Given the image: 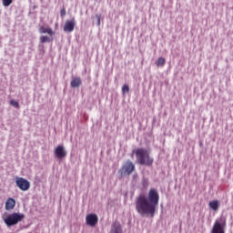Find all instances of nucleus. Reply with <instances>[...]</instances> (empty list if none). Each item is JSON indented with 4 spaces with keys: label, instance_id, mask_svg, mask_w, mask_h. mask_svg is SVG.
I'll use <instances>...</instances> for the list:
<instances>
[{
    "label": "nucleus",
    "instance_id": "nucleus-11",
    "mask_svg": "<svg viewBox=\"0 0 233 233\" xmlns=\"http://www.w3.org/2000/svg\"><path fill=\"white\" fill-rule=\"evenodd\" d=\"M209 208L211 210H214L215 212H218L219 210V201L218 200H213L208 203Z\"/></svg>",
    "mask_w": 233,
    "mask_h": 233
},
{
    "label": "nucleus",
    "instance_id": "nucleus-19",
    "mask_svg": "<svg viewBox=\"0 0 233 233\" xmlns=\"http://www.w3.org/2000/svg\"><path fill=\"white\" fill-rule=\"evenodd\" d=\"M2 3L5 6H10L12 0H2Z\"/></svg>",
    "mask_w": 233,
    "mask_h": 233
},
{
    "label": "nucleus",
    "instance_id": "nucleus-16",
    "mask_svg": "<svg viewBox=\"0 0 233 233\" xmlns=\"http://www.w3.org/2000/svg\"><path fill=\"white\" fill-rule=\"evenodd\" d=\"M51 39L50 36L42 35L40 36V42L43 43H50Z\"/></svg>",
    "mask_w": 233,
    "mask_h": 233
},
{
    "label": "nucleus",
    "instance_id": "nucleus-5",
    "mask_svg": "<svg viewBox=\"0 0 233 233\" xmlns=\"http://www.w3.org/2000/svg\"><path fill=\"white\" fill-rule=\"evenodd\" d=\"M225 227H227V220L220 218L217 219L211 229V233H225Z\"/></svg>",
    "mask_w": 233,
    "mask_h": 233
},
{
    "label": "nucleus",
    "instance_id": "nucleus-20",
    "mask_svg": "<svg viewBox=\"0 0 233 233\" xmlns=\"http://www.w3.org/2000/svg\"><path fill=\"white\" fill-rule=\"evenodd\" d=\"M60 15H61V17H65V15H66V10L61 9Z\"/></svg>",
    "mask_w": 233,
    "mask_h": 233
},
{
    "label": "nucleus",
    "instance_id": "nucleus-3",
    "mask_svg": "<svg viewBox=\"0 0 233 233\" xmlns=\"http://www.w3.org/2000/svg\"><path fill=\"white\" fill-rule=\"evenodd\" d=\"M25 219V214L14 212L4 218V222L6 227H14V225H17L20 221Z\"/></svg>",
    "mask_w": 233,
    "mask_h": 233
},
{
    "label": "nucleus",
    "instance_id": "nucleus-15",
    "mask_svg": "<svg viewBox=\"0 0 233 233\" xmlns=\"http://www.w3.org/2000/svg\"><path fill=\"white\" fill-rule=\"evenodd\" d=\"M165 63H167V61L164 57H158L157 61V66H165Z\"/></svg>",
    "mask_w": 233,
    "mask_h": 233
},
{
    "label": "nucleus",
    "instance_id": "nucleus-9",
    "mask_svg": "<svg viewBox=\"0 0 233 233\" xmlns=\"http://www.w3.org/2000/svg\"><path fill=\"white\" fill-rule=\"evenodd\" d=\"M76 28V19L73 18L71 20H67L64 25V31L66 32H74V29Z\"/></svg>",
    "mask_w": 233,
    "mask_h": 233
},
{
    "label": "nucleus",
    "instance_id": "nucleus-1",
    "mask_svg": "<svg viewBox=\"0 0 233 233\" xmlns=\"http://www.w3.org/2000/svg\"><path fill=\"white\" fill-rule=\"evenodd\" d=\"M159 205V193L157 189L151 188L148 195L140 194L137 197L136 210L140 216H156V209Z\"/></svg>",
    "mask_w": 233,
    "mask_h": 233
},
{
    "label": "nucleus",
    "instance_id": "nucleus-8",
    "mask_svg": "<svg viewBox=\"0 0 233 233\" xmlns=\"http://www.w3.org/2000/svg\"><path fill=\"white\" fill-rule=\"evenodd\" d=\"M55 156L58 159H63L64 157H66V150H65V147L57 146L55 149Z\"/></svg>",
    "mask_w": 233,
    "mask_h": 233
},
{
    "label": "nucleus",
    "instance_id": "nucleus-18",
    "mask_svg": "<svg viewBox=\"0 0 233 233\" xmlns=\"http://www.w3.org/2000/svg\"><path fill=\"white\" fill-rule=\"evenodd\" d=\"M10 105L12 106H15V108H19V102L14 100V99L10 100Z\"/></svg>",
    "mask_w": 233,
    "mask_h": 233
},
{
    "label": "nucleus",
    "instance_id": "nucleus-17",
    "mask_svg": "<svg viewBox=\"0 0 233 233\" xmlns=\"http://www.w3.org/2000/svg\"><path fill=\"white\" fill-rule=\"evenodd\" d=\"M130 92V87L128 85H124L122 86V94H128Z\"/></svg>",
    "mask_w": 233,
    "mask_h": 233
},
{
    "label": "nucleus",
    "instance_id": "nucleus-7",
    "mask_svg": "<svg viewBox=\"0 0 233 233\" xmlns=\"http://www.w3.org/2000/svg\"><path fill=\"white\" fill-rule=\"evenodd\" d=\"M97 221H99V218L96 214H89L86 218V225H89V227H96V225H97Z\"/></svg>",
    "mask_w": 233,
    "mask_h": 233
},
{
    "label": "nucleus",
    "instance_id": "nucleus-6",
    "mask_svg": "<svg viewBox=\"0 0 233 233\" xmlns=\"http://www.w3.org/2000/svg\"><path fill=\"white\" fill-rule=\"evenodd\" d=\"M15 185L23 192H26V190H30V182L25 178L17 177L15 180Z\"/></svg>",
    "mask_w": 233,
    "mask_h": 233
},
{
    "label": "nucleus",
    "instance_id": "nucleus-10",
    "mask_svg": "<svg viewBox=\"0 0 233 233\" xmlns=\"http://www.w3.org/2000/svg\"><path fill=\"white\" fill-rule=\"evenodd\" d=\"M15 208V199L9 198L5 202V210H14Z\"/></svg>",
    "mask_w": 233,
    "mask_h": 233
},
{
    "label": "nucleus",
    "instance_id": "nucleus-13",
    "mask_svg": "<svg viewBox=\"0 0 233 233\" xmlns=\"http://www.w3.org/2000/svg\"><path fill=\"white\" fill-rule=\"evenodd\" d=\"M71 86L73 88H77V87L81 86V78H79V77L73 78V80L71 81Z\"/></svg>",
    "mask_w": 233,
    "mask_h": 233
},
{
    "label": "nucleus",
    "instance_id": "nucleus-14",
    "mask_svg": "<svg viewBox=\"0 0 233 233\" xmlns=\"http://www.w3.org/2000/svg\"><path fill=\"white\" fill-rule=\"evenodd\" d=\"M113 231L114 233H123V230L121 229V224L115 223L113 225Z\"/></svg>",
    "mask_w": 233,
    "mask_h": 233
},
{
    "label": "nucleus",
    "instance_id": "nucleus-21",
    "mask_svg": "<svg viewBox=\"0 0 233 233\" xmlns=\"http://www.w3.org/2000/svg\"><path fill=\"white\" fill-rule=\"evenodd\" d=\"M97 21H98V26L101 25V15H96Z\"/></svg>",
    "mask_w": 233,
    "mask_h": 233
},
{
    "label": "nucleus",
    "instance_id": "nucleus-4",
    "mask_svg": "<svg viewBox=\"0 0 233 233\" xmlns=\"http://www.w3.org/2000/svg\"><path fill=\"white\" fill-rule=\"evenodd\" d=\"M136 171V165L131 160L126 161L121 168L118 170V174L120 177H124V176H130L133 172Z\"/></svg>",
    "mask_w": 233,
    "mask_h": 233
},
{
    "label": "nucleus",
    "instance_id": "nucleus-2",
    "mask_svg": "<svg viewBox=\"0 0 233 233\" xmlns=\"http://www.w3.org/2000/svg\"><path fill=\"white\" fill-rule=\"evenodd\" d=\"M134 154L137 157V162L139 165H145L146 167H152L154 163V158L150 157V153L148 152V150L143 147H140L133 150L131 156H134Z\"/></svg>",
    "mask_w": 233,
    "mask_h": 233
},
{
    "label": "nucleus",
    "instance_id": "nucleus-12",
    "mask_svg": "<svg viewBox=\"0 0 233 233\" xmlns=\"http://www.w3.org/2000/svg\"><path fill=\"white\" fill-rule=\"evenodd\" d=\"M39 33L40 34H48L49 35H54V34H56L54 32V30H52V27L45 28V26H41L39 28Z\"/></svg>",
    "mask_w": 233,
    "mask_h": 233
}]
</instances>
